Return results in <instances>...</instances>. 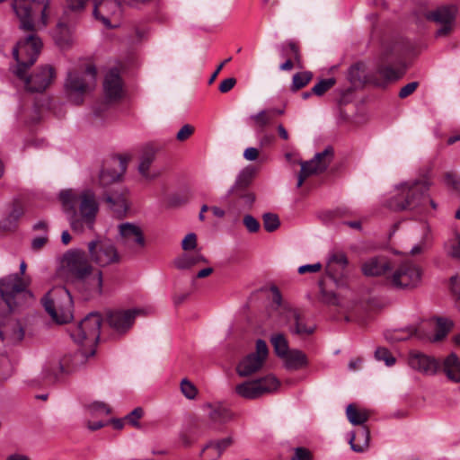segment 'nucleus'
Instances as JSON below:
<instances>
[{
    "mask_svg": "<svg viewBox=\"0 0 460 460\" xmlns=\"http://www.w3.org/2000/svg\"><path fill=\"white\" fill-rule=\"evenodd\" d=\"M322 267L323 266L320 262L302 265L298 268V273L305 274L308 272H318L321 270Z\"/></svg>",
    "mask_w": 460,
    "mask_h": 460,
    "instance_id": "64",
    "label": "nucleus"
},
{
    "mask_svg": "<svg viewBox=\"0 0 460 460\" xmlns=\"http://www.w3.org/2000/svg\"><path fill=\"white\" fill-rule=\"evenodd\" d=\"M263 226L267 232H273L279 228L280 222L279 217L273 213H265L262 216Z\"/></svg>",
    "mask_w": 460,
    "mask_h": 460,
    "instance_id": "46",
    "label": "nucleus"
},
{
    "mask_svg": "<svg viewBox=\"0 0 460 460\" xmlns=\"http://www.w3.org/2000/svg\"><path fill=\"white\" fill-rule=\"evenodd\" d=\"M228 195H232L241 200V203L245 208H252L255 202V194L248 189L238 190H228Z\"/></svg>",
    "mask_w": 460,
    "mask_h": 460,
    "instance_id": "37",
    "label": "nucleus"
},
{
    "mask_svg": "<svg viewBox=\"0 0 460 460\" xmlns=\"http://www.w3.org/2000/svg\"><path fill=\"white\" fill-rule=\"evenodd\" d=\"M43 305L58 323H66L73 319V300L65 287H56L43 298Z\"/></svg>",
    "mask_w": 460,
    "mask_h": 460,
    "instance_id": "8",
    "label": "nucleus"
},
{
    "mask_svg": "<svg viewBox=\"0 0 460 460\" xmlns=\"http://www.w3.org/2000/svg\"><path fill=\"white\" fill-rule=\"evenodd\" d=\"M288 48L289 49L290 54L292 55L293 58H294L295 62L296 63V66L298 67H301L302 66L301 55H300L299 49H298L297 45L295 42L290 41L288 44Z\"/></svg>",
    "mask_w": 460,
    "mask_h": 460,
    "instance_id": "60",
    "label": "nucleus"
},
{
    "mask_svg": "<svg viewBox=\"0 0 460 460\" xmlns=\"http://www.w3.org/2000/svg\"><path fill=\"white\" fill-rule=\"evenodd\" d=\"M347 264L348 259L342 252L333 253L327 261L325 267L326 274L334 281L338 287L343 285V271Z\"/></svg>",
    "mask_w": 460,
    "mask_h": 460,
    "instance_id": "21",
    "label": "nucleus"
},
{
    "mask_svg": "<svg viewBox=\"0 0 460 460\" xmlns=\"http://www.w3.org/2000/svg\"><path fill=\"white\" fill-rule=\"evenodd\" d=\"M408 365L425 375H434L439 367V362L435 358L418 350H411L409 353Z\"/></svg>",
    "mask_w": 460,
    "mask_h": 460,
    "instance_id": "20",
    "label": "nucleus"
},
{
    "mask_svg": "<svg viewBox=\"0 0 460 460\" xmlns=\"http://www.w3.org/2000/svg\"><path fill=\"white\" fill-rule=\"evenodd\" d=\"M285 367L290 370H296L307 366L306 355L299 349H291L281 358Z\"/></svg>",
    "mask_w": 460,
    "mask_h": 460,
    "instance_id": "30",
    "label": "nucleus"
},
{
    "mask_svg": "<svg viewBox=\"0 0 460 460\" xmlns=\"http://www.w3.org/2000/svg\"><path fill=\"white\" fill-rule=\"evenodd\" d=\"M50 0H13V8L21 22L20 29L48 25Z\"/></svg>",
    "mask_w": 460,
    "mask_h": 460,
    "instance_id": "7",
    "label": "nucleus"
},
{
    "mask_svg": "<svg viewBox=\"0 0 460 460\" xmlns=\"http://www.w3.org/2000/svg\"><path fill=\"white\" fill-rule=\"evenodd\" d=\"M119 10V4L116 0H94L93 15L104 27L116 29L118 25L112 23V15Z\"/></svg>",
    "mask_w": 460,
    "mask_h": 460,
    "instance_id": "18",
    "label": "nucleus"
},
{
    "mask_svg": "<svg viewBox=\"0 0 460 460\" xmlns=\"http://www.w3.org/2000/svg\"><path fill=\"white\" fill-rule=\"evenodd\" d=\"M144 411L137 407L125 416V420L133 427H139L138 420L142 418Z\"/></svg>",
    "mask_w": 460,
    "mask_h": 460,
    "instance_id": "53",
    "label": "nucleus"
},
{
    "mask_svg": "<svg viewBox=\"0 0 460 460\" xmlns=\"http://www.w3.org/2000/svg\"><path fill=\"white\" fill-rule=\"evenodd\" d=\"M375 357L377 360L384 361L387 367H391L395 363V358L385 348L376 349Z\"/></svg>",
    "mask_w": 460,
    "mask_h": 460,
    "instance_id": "48",
    "label": "nucleus"
},
{
    "mask_svg": "<svg viewBox=\"0 0 460 460\" xmlns=\"http://www.w3.org/2000/svg\"><path fill=\"white\" fill-rule=\"evenodd\" d=\"M127 193L126 190H121L103 194V200L107 204L108 208L117 216H124L128 209Z\"/></svg>",
    "mask_w": 460,
    "mask_h": 460,
    "instance_id": "24",
    "label": "nucleus"
},
{
    "mask_svg": "<svg viewBox=\"0 0 460 460\" xmlns=\"http://www.w3.org/2000/svg\"><path fill=\"white\" fill-rule=\"evenodd\" d=\"M422 274V269L419 265L411 261H405L387 276L386 279L394 288L410 290L420 285Z\"/></svg>",
    "mask_w": 460,
    "mask_h": 460,
    "instance_id": "11",
    "label": "nucleus"
},
{
    "mask_svg": "<svg viewBox=\"0 0 460 460\" xmlns=\"http://www.w3.org/2000/svg\"><path fill=\"white\" fill-rule=\"evenodd\" d=\"M443 369L450 380L460 383V359L456 353H451L444 359Z\"/></svg>",
    "mask_w": 460,
    "mask_h": 460,
    "instance_id": "31",
    "label": "nucleus"
},
{
    "mask_svg": "<svg viewBox=\"0 0 460 460\" xmlns=\"http://www.w3.org/2000/svg\"><path fill=\"white\" fill-rule=\"evenodd\" d=\"M417 82H411L401 88L399 97L403 99L411 95L418 87Z\"/></svg>",
    "mask_w": 460,
    "mask_h": 460,
    "instance_id": "61",
    "label": "nucleus"
},
{
    "mask_svg": "<svg viewBox=\"0 0 460 460\" xmlns=\"http://www.w3.org/2000/svg\"><path fill=\"white\" fill-rule=\"evenodd\" d=\"M84 411L91 416L109 415L111 407L104 402L93 401L84 404Z\"/></svg>",
    "mask_w": 460,
    "mask_h": 460,
    "instance_id": "36",
    "label": "nucleus"
},
{
    "mask_svg": "<svg viewBox=\"0 0 460 460\" xmlns=\"http://www.w3.org/2000/svg\"><path fill=\"white\" fill-rule=\"evenodd\" d=\"M450 288L455 298L460 301V276H454L450 279Z\"/></svg>",
    "mask_w": 460,
    "mask_h": 460,
    "instance_id": "59",
    "label": "nucleus"
},
{
    "mask_svg": "<svg viewBox=\"0 0 460 460\" xmlns=\"http://www.w3.org/2000/svg\"><path fill=\"white\" fill-rule=\"evenodd\" d=\"M116 241L126 252L138 253L146 247L142 226L134 222H122L117 226Z\"/></svg>",
    "mask_w": 460,
    "mask_h": 460,
    "instance_id": "10",
    "label": "nucleus"
},
{
    "mask_svg": "<svg viewBox=\"0 0 460 460\" xmlns=\"http://www.w3.org/2000/svg\"><path fill=\"white\" fill-rule=\"evenodd\" d=\"M115 164H117L119 166V172H118L115 168H110V167H104L100 174H99V180L98 184L102 188H108L112 183L118 181L122 173L126 171V162L119 159V161H115Z\"/></svg>",
    "mask_w": 460,
    "mask_h": 460,
    "instance_id": "28",
    "label": "nucleus"
},
{
    "mask_svg": "<svg viewBox=\"0 0 460 460\" xmlns=\"http://www.w3.org/2000/svg\"><path fill=\"white\" fill-rule=\"evenodd\" d=\"M346 415L352 425H363L369 418L366 410H358L353 404H349L346 409Z\"/></svg>",
    "mask_w": 460,
    "mask_h": 460,
    "instance_id": "34",
    "label": "nucleus"
},
{
    "mask_svg": "<svg viewBox=\"0 0 460 460\" xmlns=\"http://www.w3.org/2000/svg\"><path fill=\"white\" fill-rule=\"evenodd\" d=\"M197 245V235L194 233H189L181 241V248L184 252L193 251Z\"/></svg>",
    "mask_w": 460,
    "mask_h": 460,
    "instance_id": "51",
    "label": "nucleus"
},
{
    "mask_svg": "<svg viewBox=\"0 0 460 460\" xmlns=\"http://www.w3.org/2000/svg\"><path fill=\"white\" fill-rule=\"evenodd\" d=\"M139 313L137 309L111 311L107 314V323L113 332L123 334L131 328Z\"/></svg>",
    "mask_w": 460,
    "mask_h": 460,
    "instance_id": "17",
    "label": "nucleus"
},
{
    "mask_svg": "<svg viewBox=\"0 0 460 460\" xmlns=\"http://www.w3.org/2000/svg\"><path fill=\"white\" fill-rule=\"evenodd\" d=\"M232 443L233 439L231 437H227L217 441H210L203 447V451L207 452L214 450L215 453L208 454L207 458L208 460H217L223 452L232 445Z\"/></svg>",
    "mask_w": 460,
    "mask_h": 460,
    "instance_id": "33",
    "label": "nucleus"
},
{
    "mask_svg": "<svg viewBox=\"0 0 460 460\" xmlns=\"http://www.w3.org/2000/svg\"><path fill=\"white\" fill-rule=\"evenodd\" d=\"M458 13L456 4H446L430 11L427 14V18L442 25H451Z\"/></svg>",
    "mask_w": 460,
    "mask_h": 460,
    "instance_id": "26",
    "label": "nucleus"
},
{
    "mask_svg": "<svg viewBox=\"0 0 460 460\" xmlns=\"http://www.w3.org/2000/svg\"><path fill=\"white\" fill-rule=\"evenodd\" d=\"M269 349L263 340L256 341V349L243 358L236 367V373L242 376H250L261 369L267 357Z\"/></svg>",
    "mask_w": 460,
    "mask_h": 460,
    "instance_id": "13",
    "label": "nucleus"
},
{
    "mask_svg": "<svg viewBox=\"0 0 460 460\" xmlns=\"http://www.w3.org/2000/svg\"><path fill=\"white\" fill-rule=\"evenodd\" d=\"M59 198L66 211H75L77 205L78 216L75 215L70 220L74 231L81 233L84 227L91 230L93 228L99 211V202L93 190L84 189L80 191L65 190L60 192Z\"/></svg>",
    "mask_w": 460,
    "mask_h": 460,
    "instance_id": "2",
    "label": "nucleus"
},
{
    "mask_svg": "<svg viewBox=\"0 0 460 460\" xmlns=\"http://www.w3.org/2000/svg\"><path fill=\"white\" fill-rule=\"evenodd\" d=\"M289 314L294 317L296 322V326L294 329V332L296 334H311L314 332L313 327L305 326L299 318V315L293 310H289Z\"/></svg>",
    "mask_w": 460,
    "mask_h": 460,
    "instance_id": "50",
    "label": "nucleus"
},
{
    "mask_svg": "<svg viewBox=\"0 0 460 460\" xmlns=\"http://www.w3.org/2000/svg\"><path fill=\"white\" fill-rule=\"evenodd\" d=\"M180 390L182 395L188 400H195L199 394L197 386L188 378L181 379Z\"/></svg>",
    "mask_w": 460,
    "mask_h": 460,
    "instance_id": "42",
    "label": "nucleus"
},
{
    "mask_svg": "<svg viewBox=\"0 0 460 460\" xmlns=\"http://www.w3.org/2000/svg\"><path fill=\"white\" fill-rule=\"evenodd\" d=\"M313 74L309 71L296 73L293 75L291 90L297 91L305 87L312 79Z\"/></svg>",
    "mask_w": 460,
    "mask_h": 460,
    "instance_id": "43",
    "label": "nucleus"
},
{
    "mask_svg": "<svg viewBox=\"0 0 460 460\" xmlns=\"http://www.w3.org/2000/svg\"><path fill=\"white\" fill-rule=\"evenodd\" d=\"M203 408L208 411V419L213 423H223L230 419L229 411L220 404L206 403Z\"/></svg>",
    "mask_w": 460,
    "mask_h": 460,
    "instance_id": "32",
    "label": "nucleus"
},
{
    "mask_svg": "<svg viewBox=\"0 0 460 460\" xmlns=\"http://www.w3.org/2000/svg\"><path fill=\"white\" fill-rule=\"evenodd\" d=\"M250 119L253 121L256 127L264 128L271 121L270 112L266 110H262L256 114L251 115Z\"/></svg>",
    "mask_w": 460,
    "mask_h": 460,
    "instance_id": "45",
    "label": "nucleus"
},
{
    "mask_svg": "<svg viewBox=\"0 0 460 460\" xmlns=\"http://www.w3.org/2000/svg\"><path fill=\"white\" fill-rule=\"evenodd\" d=\"M105 96L110 101H118L123 96V84L119 73L117 69H111L105 75L103 81Z\"/></svg>",
    "mask_w": 460,
    "mask_h": 460,
    "instance_id": "22",
    "label": "nucleus"
},
{
    "mask_svg": "<svg viewBox=\"0 0 460 460\" xmlns=\"http://www.w3.org/2000/svg\"><path fill=\"white\" fill-rule=\"evenodd\" d=\"M88 250L92 261L101 267H105L119 261L117 248L111 241H92L88 243Z\"/></svg>",
    "mask_w": 460,
    "mask_h": 460,
    "instance_id": "14",
    "label": "nucleus"
},
{
    "mask_svg": "<svg viewBox=\"0 0 460 460\" xmlns=\"http://www.w3.org/2000/svg\"><path fill=\"white\" fill-rule=\"evenodd\" d=\"M413 336H419L417 332V329L414 327H409L405 330H402L395 334V341H405Z\"/></svg>",
    "mask_w": 460,
    "mask_h": 460,
    "instance_id": "57",
    "label": "nucleus"
},
{
    "mask_svg": "<svg viewBox=\"0 0 460 460\" xmlns=\"http://www.w3.org/2000/svg\"><path fill=\"white\" fill-rule=\"evenodd\" d=\"M48 241V235L47 234H43L40 236H36L31 241V248L34 251L40 250L47 243Z\"/></svg>",
    "mask_w": 460,
    "mask_h": 460,
    "instance_id": "63",
    "label": "nucleus"
},
{
    "mask_svg": "<svg viewBox=\"0 0 460 460\" xmlns=\"http://www.w3.org/2000/svg\"><path fill=\"white\" fill-rule=\"evenodd\" d=\"M64 267L73 278V283L84 299L99 296L102 293V270L93 268L82 251H70L63 259Z\"/></svg>",
    "mask_w": 460,
    "mask_h": 460,
    "instance_id": "1",
    "label": "nucleus"
},
{
    "mask_svg": "<svg viewBox=\"0 0 460 460\" xmlns=\"http://www.w3.org/2000/svg\"><path fill=\"white\" fill-rule=\"evenodd\" d=\"M97 72L94 65L82 62L71 67L64 82V91L68 102L80 105L96 86Z\"/></svg>",
    "mask_w": 460,
    "mask_h": 460,
    "instance_id": "3",
    "label": "nucleus"
},
{
    "mask_svg": "<svg viewBox=\"0 0 460 460\" xmlns=\"http://www.w3.org/2000/svg\"><path fill=\"white\" fill-rule=\"evenodd\" d=\"M24 332L20 323L8 319L0 324V339L7 344H15L22 341Z\"/></svg>",
    "mask_w": 460,
    "mask_h": 460,
    "instance_id": "25",
    "label": "nucleus"
},
{
    "mask_svg": "<svg viewBox=\"0 0 460 460\" xmlns=\"http://www.w3.org/2000/svg\"><path fill=\"white\" fill-rule=\"evenodd\" d=\"M157 151L153 145H146L141 150L137 170L146 180H154L160 175V171L153 165Z\"/></svg>",
    "mask_w": 460,
    "mask_h": 460,
    "instance_id": "19",
    "label": "nucleus"
},
{
    "mask_svg": "<svg viewBox=\"0 0 460 460\" xmlns=\"http://www.w3.org/2000/svg\"><path fill=\"white\" fill-rule=\"evenodd\" d=\"M452 325L453 323L451 321L447 319L438 318L436 320V333L431 338V341L436 342L443 340L451 330Z\"/></svg>",
    "mask_w": 460,
    "mask_h": 460,
    "instance_id": "39",
    "label": "nucleus"
},
{
    "mask_svg": "<svg viewBox=\"0 0 460 460\" xmlns=\"http://www.w3.org/2000/svg\"><path fill=\"white\" fill-rule=\"evenodd\" d=\"M391 270V263L385 256L371 257L361 266V270L367 277L386 276Z\"/></svg>",
    "mask_w": 460,
    "mask_h": 460,
    "instance_id": "23",
    "label": "nucleus"
},
{
    "mask_svg": "<svg viewBox=\"0 0 460 460\" xmlns=\"http://www.w3.org/2000/svg\"><path fill=\"white\" fill-rule=\"evenodd\" d=\"M447 254L454 259L460 260V234H455L445 243Z\"/></svg>",
    "mask_w": 460,
    "mask_h": 460,
    "instance_id": "40",
    "label": "nucleus"
},
{
    "mask_svg": "<svg viewBox=\"0 0 460 460\" xmlns=\"http://www.w3.org/2000/svg\"><path fill=\"white\" fill-rule=\"evenodd\" d=\"M429 187L426 181L402 182L395 187L394 194L388 200L387 207L395 211L417 209L425 203Z\"/></svg>",
    "mask_w": 460,
    "mask_h": 460,
    "instance_id": "5",
    "label": "nucleus"
},
{
    "mask_svg": "<svg viewBox=\"0 0 460 460\" xmlns=\"http://www.w3.org/2000/svg\"><path fill=\"white\" fill-rule=\"evenodd\" d=\"M207 261L205 256L199 251L194 252H185L173 260V266L178 270H185Z\"/></svg>",
    "mask_w": 460,
    "mask_h": 460,
    "instance_id": "27",
    "label": "nucleus"
},
{
    "mask_svg": "<svg viewBox=\"0 0 460 460\" xmlns=\"http://www.w3.org/2000/svg\"><path fill=\"white\" fill-rule=\"evenodd\" d=\"M41 47V40L35 34H29L17 42L13 49V56L17 62L13 72L17 77H23L24 73L35 63Z\"/></svg>",
    "mask_w": 460,
    "mask_h": 460,
    "instance_id": "9",
    "label": "nucleus"
},
{
    "mask_svg": "<svg viewBox=\"0 0 460 460\" xmlns=\"http://www.w3.org/2000/svg\"><path fill=\"white\" fill-rule=\"evenodd\" d=\"M243 225L251 233H256L260 229L259 221L252 215H245L243 217Z\"/></svg>",
    "mask_w": 460,
    "mask_h": 460,
    "instance_id": "56",
    "label": "nucleus"
},
{
    "mask_svg": "<svg viewBox=\"0 0 460 460\" xmlns=\"http://www.w3.org/2000/svg\"><path fill=\"white\" fill-rule=\"evenodd\" d=\"M429 247V233L427 232L419 243L415 244L410 251L411 255H418L426 251Z\"/></svg>",
    "mask_w": 460,
    "mask_h": 460,
    "instance_id": "55",
    "label": "nucleus"
},
{
    "mask_svg": "<svg viewBox=\"0 0 460 460\" xmlns=\"http://www.w3.org/2000/svg\"><path fill=\"white\" fill-rule=\"evenodd\" d=\"M333 158V149L331 146H327L323 152L317 153L314 157L308 161L301 164V172L298 175L296 186L300 188L305 180L314 173L323 172L327 169Z\"/></svg>",
    "mask_w": 460,
    "mask_h": 460,
    "instance_id": "15",
    "label": "nucleus"
},
{
    "mask_svg": "<svg viewBox=\"0 0 460 460\" xmlns=\"http://www.w3.org/2000/svg\"><path fill=\"white\" fill-rule=\"evenodd\" d=\"M279 385V382L276 377L267 376L263 378L246 381L236 385L235 392L239 396L252 400L277 390Z\"/></svg>",
    "mask_w": 460,
    "mask_h": 460,
    "instance_id": "12",
    "label": "nucleus"
},
{
    "mask_svg": "<svg viewBox=\"0 0 460 460\" xmlns=\"http://www.w3.org/2000/svg\"><path fill=\"white\" fill-rule=\"evenodd\" d=\"M272 292V305L276 307V309L281 308L289 313L290 309H288L286 305H282V297L279 289L275 287L271 288Z\"/></svg>",
    "mask_w": 460,
    "mask_h": 460,
    "instance_id": "58",
    "label": "nucleus"
},
{
    "mask_svg": "<svg viewBox=\"0 0 460 460\" xmlns=\"http://www.w3.org/2000/svg\"><path fill=\"white\" fill-rule=\"evenodd\" d=\"M270 342L274 348L275 353L282 358L289 351L288 341L285 336L281 333H275L270 338Z\"/></svg>",
    "mask_w": 460,
    "mask_h": 460,
    "instance_id": "38",
    "label": "nucleus"
},
{
    "mask_svg": "<svg viewBox=\"0 0 460 460\" xmlns=\"http://www.w3.org/2000/svg\"><path fill=\"white\" fill-rule=\"evenodd\" d=\"M377 73L386 81L397 80L401 77V73L390 66L381 65L378 67Z\"/></svg>",
    "mask_w": 460,
    "mask_h": 460,
    "instance_id": "47",
    "label": "nucleus"
},
{
    "mask_svg": "<svg viewBox=\"0 0 460 460\" xmlns=\"http://www.w3.org/2000/svg\"><path fill=\"white\" fill-rule=\"evenodd\" d=\"M30 283V277L21 278L16 273L0 279V305H4L3 313H10L32 298L28 289Z\"/></svg>",
    "mask_w": 460,
    "mask_h": 460,
    "instance_id": "6",
    "label": "nucleus"
},
{
    "mask_svg": "<svg viewBox=\"0 0 460 460\" xmlns=\"http://www.w3.org/2000/svg\"><path fill=\"white\" fill-rule=\"evenodd\" d=\"M102 317L98 313H90L72 331L71 337L82 348L75 355V365L84 363V360L95 353V346L100 338Z\"/></svg>",
    "mask_w": 460,
    "mask_h": 460,
    "instance_id": "4",
    "label": "nucleus"
},
{
    "mask_svg": "<svg viewBox=\"0 0 460 460\" xmlns=\"http://www.w3.org/2000/svg\"><path fill=\"white\" fill-rule=\"evenodd\" d=\"M335 84L336 80L333 77L322 79L312 88V93L317 96H322L334 86Z\"/></svg>",
    "mask_w": 460,
    "mask_h": 460,
    "instance_id": "44",
    "label": "nucleus"
},
{
    "mask_svg": "<svg viewBox=\"0 0 460 460\" xmlns=\"http://www.w3.org/2000/svg\"><path fill=\"white\" fill-rule=\"evenodd\" d=\"M52 38L60 49L69 48L74 41L70 31H53Z\"/></svg>",
    "mask_w": 460,
    "mask_h": 460,
    "instance_id": "41",
    "label": "nucleus"
},
{
    "mask_svg": "<svg viewBox=\"0 0 460 460\" xmlns=\"http://www.w3.org/2000/svg\"><path fill=\"white\" fill-rule=\"evenodd\" d=\"M13 367L11 361L4 354H0V378L6 379L12 374Z\"/></svg>",
    "mask_w": 460,
    "mask_h": 460,
    "instance_id": "49",
    "label": "nucleus"
},
{
    "mask_svg": "<svg viewBox=\"0 0 460 460\" xmlns=\"http://www.w3.org/2000/svg\"><path fill=\"white\" fill-rule=\"evenodd\" d=\"M253 175L254 170L252 167L244 168L238 173L234 185L229 190H238L248 189L249 185L252 181Z\"/></svg>",
    "mask_w": 460,
    "mask_h": 460,
    "instance_id": "35",
    "label": "nucleus"
},
{
    "mask_svg": "<svg viewBox=\"0 0 460 460\" xmlns=\"http://www.w3.org/2000/svg\"><path fill=\"white\" fill-rule=\"evenodd\" d=\"M193 130L194 129L190 125L186 124L183 127H181V128L178 131L176 138L179 141H184L191 136Z\"/></svg>",
    "mask_w": 460,
    "mask_h": 460,
    "instance_id": "62",
    "label": "nucleus"
},
{
    "mask_svg": "<svg viewBox=\"0 0 460 460\" xmlns=\"http://www.w3.org/2000/svg\"><path fill=\"white\" fill-rule=\"evenodd\" d=\"M89 0H66V12L79 13L83 11Z\"/></svg>",
    "mask_w": 460,
    "mask_h": 460,
    "instance_id": "52",
    "label": "nucleus"
},
{
    "mask_svg": "<svg viewBox=\"0 0 460 460\" xmlns=\"http://www.w3.org/2000/svg\"><path fill=\"white\" fill-rule=\"evenodd\" d=\"M370 433L367 427L361 426L356 432H351L349 443L353 451L361 453L368 448Z\"/></svg>",
    "mask_w": 460,
    "mask_h": 460,
    "instance_id": "29",
    "label": "nucleus"
},
{
    "mask_svg": "<svg viewBox=\"0 0 460 460\" xmlns=\"http://www.w3.org/2000/svg\"><path fill=\"white\" fill-rule=\"evenodd\" d=\"M312 452L305 447H296L293 450V456L290 460H312Z\"/></svg>",
    "mask_w": 460,
    "mask_h": 460,
    "instance_id": "54",
    "label": "nucleus"
},
{
    "mask_svg": "<svg viewBox=\"0 0 460 460\" xmlns=\"http://www.w3.org/2000/svg\"><path fill=\"white\" fill-rule=\"evenodd\" d=\"M24 73L23 77H18L23 81L25 88L29 92L40 93L45 91L53 82L56 73L55 69L49 65L40 66L33 75L27 76Z\"/></svg>",
    "mask_w": 460,
    "mask_h": 460,
    "instance_id": "16",
    "label": "nucleus"
}]
</instances>
